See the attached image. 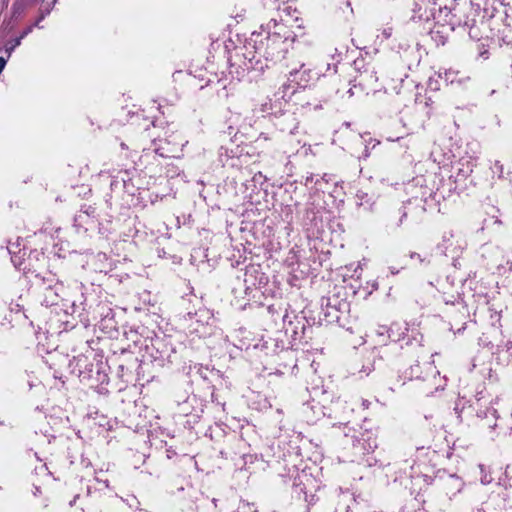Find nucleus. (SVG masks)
I'll return each instance as SVG.
<instances>
[{
	"label": "nucleus",
	"mask_w": 512,
	"mask_h": 512,
	"mask_svg": "<svg viewBox=\"0 0 512 512\" xmlns=\"http://www.w3.org/2000/svg\"><path fill=\"white\" fill-rule=\"evenodd\" d=\"M32 30L31 27L27 28L16 40H15V44H14V47L15 46H18L20 45L21 43V40Z\"/></svg>",
	"instance_id": "nucleus-3"
},
{
	"label": "nucleus",
	"mask_w": 512,
	"mask_h": 512,
	"mask_svg": "<svg viewBox=\"0 0 512 512\" xmlns=\"http://www.w3.org/2000/svg\"><path fill=\"white\" fill-rule=\"evenodd\" d=\"M351 437L353 439L352 445L355 449V453L367 454L377 447L376 437L371 431H354Z\"/></svg>",
	"instance_id": "nucleus-2"
},
{
	"label": "nucleus",
	"mask_w": 512,
	"mask_h": 512,
	"mask_svg": "<svg viewBox=\"0 0 512 512\" xmlns=\"http://www.w3.org/2000/svg\"><path fill=\"white\" fill-rule=\"evenodd\" d=\"M288 52L287 42L278 35L269 36L266 42L265 57L272 62H279L286 58Z\"/></svg>",
	"instance_id": "nucleus-1"
},
{
	"label": "nucleus",
	"mask_w": 512,
	"mask_h": 512,
	"mask_svg": "<svg viewBox=\"0 0 512 512\" xmlns=\"http://www.w3.org/2000/svg\"><path fill=\"white\" fill-rule=\"evenodd\" d=\"M260 138H263L265 141L269 140L270 138L267 135H264L263 133L260 134Z\"/></svg>",
	"instance_id": "nucleus-5"
},
{
	"label": "nucleus",
	"mask_w": 512,
	"mask_h": 512,
	"mask_svg": "<svg viewBox=\"0 0 512 512\" xmlns=\"http://www.w3.org/2000/svg\"><path fill=\"white\" fill-rule=\"evenodd\" d=\"M6 65V60L3 57H0V73L3 71Z\"/></svg>",
	"instance_id": "nucleus-4"
}]
</instances>
